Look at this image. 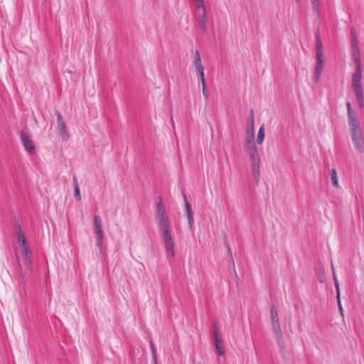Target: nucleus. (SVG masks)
I'll list each match as a JSON object with an SVG mask.
<instances>
[{
    "label": "nucleus",
    "mask_w": 364,
    "mask_h": 364,
    "mask_svg": "<svg viewBox=\"0 0 364 364\" xmlns=\"http://www.w3.org/2000/svg\"><path fill=\"white\" fill-rule=\"evenodd\" d=\"M73 181H74V183H75V188H74L75 197L77 201H80L82 200V198H81V195H80V188H79V186L77 183V179L75 177H74Z\"/></svg>",
    "instance_id": "nucleus-19"
},
{
    "label": "nucleus",
    "mask_w": 364,
    "mask_h": 364,
    "mask_svg": "<svg viewBox=\"0 0 364 364\" xmlns=\"http://www.w3.org/2000/svg\"><path fill=\"white\" fill-rule=\"evenodd\" d=\"M197 74L198 76L199 82L201 84V85L203 86L204 85H206L204 71L202 73H197Z\"/></svg>",
    "instance_id": "nucleus-22"
},
{
    "label": "nucleus",
    "mask_w": 364,
    "mask_h": 364,
    "mask_svg": "<svg viewBox=\"0 0 364 364\" xmlns=\"http://www.w3.org/2000/svg\"><path fill=\"white\" fill-rule=\"evenodd\" d=\"M348 124L350 136L355 149L360 154L364 153V136L363 129L360 125L351 106V103H346Z\"/></svg>",
    "instance_id": "nucleus-3"
},
{
    "label": "nucleus",
    "mask_w": 364,
    "mask_h": 364,
    "mask_svg": "<svg viewBox=\"0 0 364 364\" xmlns=\"http://www.w3.org/2000/svg\"><path fill=\"white\" fill-rule=\"evenodd\" d=\"M96 238V246L101 250L103 245L104 234L95 235Z\"/></svg>",
    "instance_id": "nucleus-20"
},
{
    "label": "nucleus",
    "mask_w": 364,
    "mask_h": 364,
    "mask_svg": "<svg viewBox=\"0 0 364 364\" xmlns=\"http://www.w3.org/2000/svg\"><path fill=\"white\" fill-rule=\"evenodd\" d=\"M195 18L202 31L205 32L208 26V17L203 0H192Z\"/></svg>",
    "instance_id": "nucleus-6"
},
{
    "label": "nucleus",
    "mask_w": 364,
    "mask_h": 364,
    "mask_svg": "<svg viewBox=\"0 0 364 364\" xmlns=\"http://www.w3.org/2000/svg\"><path fill=\"white\" fill-rule=\"evenodd\" d=\"M95 235L103 234L102 220L99 215H95L94 219Z\"/></svg>",
    "instance_id": "nucleus-15"
},
{
    "label": "nucleus",
    "mask_w": 364,
    "mask_h": 364,
    "mask_svg": "<svg viewBox=\"0 0 364 364\" xmlns=\"http://www.w3.org/2000/svg\"><path fill=\"white\" fill-rule=\"evenodd\" d=\"M333 279H334L335 285H336V288L337 298L339 299L340 289H339L338 282V280H337V278H336L335 274H333Z\"/></svg>",
    "instance_id": "nucleus-24"
},
{
    "label": "nucleus",
    "mask_w": 364,
    "mask_h": 364,
    "mask_svg": "<svg viewBox=\"0 0 364 364\" xmlns=\"http://www.w3.org/2000/svg\"><path fill=\"white\" fill-rule=\"evenodd\" d=\"M21 251L22 255H23L25 258V261L26 263V265L28 268L31 267L32 260H31V252L28 247L27 245H21L20 246Z\"/></svg>",
    "instance_id": "nucleus-13"
},
{
    "label": "nucleus",
    "mask_w": 364,
    "mask_h": 364,
    "mask_svg": "<svg viewBox=\"0 0 364 364\" xmlns=\"http://www.w3.org/2000/svg\"><path fill=\"white\" fill-rule=\"evenodd\" d=\"M214 343L215 347L218 355H223L225 353L223 347L222 346V338L219 334V332L217 329L214 331Z\"/></svg>",
    "instance_id": "nucleus-12"
},
{
    "label": "nucleus",
    "mask_w": 364,
    "mask_h": 364,
    "mask_svg": "<svg viewBox=\"0 0 364 364\" xmlns=\"http://www.w3.org/2000/svg\"><path fill=\"white\" fill-rule=\"evenodd\" d=\"M16 231L17 235V240L20 246L26 245V238L24 237L23 232L21 230V228L19 224L16 225Z\"/></svg>",
    "instance_id": "nucleus-16"
},
{
    "label": "nucleus",
    "mask_w": 364,
    "mask_h": 364,
    "mask_svg": "<svg viewBox=\"0 0 364 364\" xmlns=\"http://www.w3.org/2000/svg\"><path fill=\"white\" fill-rule=\"evenodd\" d=\"M245 152L247 156L252 175L258 178L260 173V156L257 144L243 145Z\"/></svg>",
    "instance_id": "nucleus-4"
},
{
    "label": "nucleus",
    "mask_w": 364,
    "mask_h": 364,
    "mask_svg": "<svg viewBox=\"0 0 364 364\" xmlns=\"http://www.w3.org/2000/svg\"><path fill=\"white\" fill-rule=\"evenodd\" d=\"M270 313H271V321H272V329L278 336H281L282 331H281L280 325H279V322L277 311L274 306H272L271 307Z\"/></svg>",
    "instance_id": "nucleus-9"
},
{
    "label": "nucleus",
    "mask_w": 364,
    "mask_h": 364,
    "mask_svg": "<svg viewBox=\"0 0 364 364\" xmlns=\"http://www.w3.org/2000/svg\"><path fill=\"white\" fill-rule=\"evenodd\" d=\"M256 144L255 141L254 117L253 112H250V120L247 126L243 145Z\"/></svg>",
    "instance_id": "nucleus-7"
},
{
    "label": "nucleus",
    "mask_w": 364,
    "mask_h": 364,
    "mask_svg": "<svg viewBox=\"0 0 364 364\" xmlns=\"http://www.w3.org/2000/svg\"><path fill=\"white\" fill-rule=\"evenodd\" d=\"M202 92H203V95L204 97L205 98V100H208V92L206 85H204L203 86H202Z\"/></svg>",
    "instance_id": "nucleus-25"
},
{
    "label": "nucleus",
    "mask_w": 364,
    "mask_h": 364,
    "mask_svg": "<svg viewBox=\"0 0 364 364\" xmlns=\"http://www.w3.org/2000/svg\"><path fill=\"white\" fill-rule=\"evenodd\" d=\"M264 136H265V129H264V124H262L259 127V131H258L257 138V144H261L264 139Z\"/></svg>",
    "instance_id": "nucleus-17"
},
{
    "label": "nucleus",
    "mask_w": 364,
    "mask_h": 364,
    "mask_svg": "<svg viewBox=\"0 0 364 364\" xmlns=\"http://www.w3.org/2000/svg\"><path fill=\"white\" fill-rule=\"evenodd\" d=\"M21 139L23 142L25 149L31 154L33 155L36 153V148L33 141L31 139L28 134L22 132L21 134Z\"/></svg>",
    "instance_id": "nucleus-10"
},
{
    "label": "nucleus",
    "mask_w": 364,
    "mask_h": 364,
    "mask_svg": "<svg viewBox=\"0 0 364 364\" xmlns=\"http://www.w3.org/2000/svg\"><path fill=\"white\" fill-rule=\"evenodd\" d=\"M311 4L316 14L319 15L321 6L320 0H311Z\"/></svg>",
    "instance_id": "nucleus-21"
},
{
    "label": "nucleus",
    "mask_w": 364,
    "mask_h": 364,
    "mask_svg": "<svg viewBox=\"0 0 364 364\" xmlns=\"http://www.w3.org/2000/svg\"><path fill=\"white\" fill-rule=\"evenodd\" d=\"M184 202H185V209L186 212L188 223L190 229H192L193 225L194 223V215L193 212L191 210V205L188 202L187 198L185 195H183Z\"/></svg>",
    "instance_id": "nucleus-11"
},
{
    "label": "nucleus",
    "mask_w": 364,
    "mask_h": 364,
    "mask_svg": "<svg viewBox=\"0 0 364 364\" xmlns=\"http://www.w3.org/2000/svg\"><path fill=\"white\" fill-rule=\"evenodd\" d=\"M351 53L353 62L355 66V71L352 75V89L355 95L356 101L360 109L364 107V95L362 85V68L360 62V49L358 46V40L356 36L355 30L351 28Z\"/></svg>",
    "instance_id": "nucleus-1"
},
{
    "label": "nucleus",
    "mask_w": 364,
    "mask_h": 364,
    "mask_svg": "<svg viewBox=\"0 0 364 364\" xmlns=\"http://www.w3.org/2000/svg\"><path fill=\"white\" fill-rule=\"evenodd\" d=\"M151 353H152V355H153L154 364H156V351L154 344L151 342Z\"/></svg>",
    "instance_id": "nucleus-23"
},
{
    "label": "nucleus",
    "mask_w": 364,
    "mask_h": 364,
    "mask_svg": "<svg viewBox=\"0 0 364 364\" xmlns=\"http://www.w3.org/2000/svg\"><path fill=\"white\" fill-rule=\"evenodd\" d=\"M156 212L158 226L161 232V237L165 249L169 257L175 256L174 242L171 235V230L168 215L161 198L156 200Z\"/></svg>",
    "instance_id": "nucleus-2"
},
{
    "label": "nucleus",
    "mask_w": 364,
    "mask_h": 364,
    "mask_svg": "<svg viewBox=\"0 0 364 364\" xmlns=\"http://www.w3.org/2000/svg\"><path fill=\"white\" fill-rule=\"evenodd\" d=\"M193 64L197 73H202L204 71V67L202 64L201 58L198 50H196V54L193 57Z\"/></svg>",
    "instance_id": "nucleus-14"
},
{
    "label": "nucleus",
    "mask_w": 364,
    "mask_h": 364,
    "mask_svg": "<svg viewBox=\"0 0 364 364\" xmlns=\"http://www.w3.org/2000/svg\"><path fill=\"white\" fill-rule=\"evenodd\" d=\"M330 178L332 182V184L334 187L337 188L339 186L337 172L335 168H332L330 173Z\"/></svg>",
    "instance_id": "nucleus-18"
},
{
    "label": "nucleus",
    "mask_w": 364,
    "mask_h": 364,
    "mask_svg": "<svg viewBox=\"0 0 364 364\" xmlns=\"http://www.w3.org/2000/svg\"><path fill=\"white\" fill-rule=\"evenodd\" d=\"M316 63L314 70L313 79L315 83H318L323 72L325 62L323 53V44L318 32H317L316 38Z\"/></svg>",
    "instance_id": "nucleus-5"
},
{
    "label": "nucleus",
    "mask_w": 364,
    "mask_h": 364,
    "mask_svg": "<svg viewBox=\"0 0 364 364\" xmlns=\"http://www.w3.org/2000/svg\"><path fill=\"white\" fill-rule=\"evenodd\" d=\"M338 307H339V310L341 311V314L343 315V308H342V306H341V300H340V298L338 299Z\"/></svg>",
    "instance_id": "nucleus-26"
},
{
    "label": "nucleus",
    "mask_w": 364,
    "mask_h": 364,
    "mask_svg": "<svg viewBox=\"0 0 364 364\" xmlns=\"http://www.w3.org/2000/svg\"><path fill=\"white\" fill-rule=\"evenodd\" d=\"M57 114V131L62 138L63 140H68L69 138V133L67 130V127L63 121L62 114L59 112H56Z\"/></svg>",
    "instance_id": "nucleus-8"
},
{
    "label": "nucleus",
    "mask_w": 364,
    "mask_h": 364,
    "mask_svg": "<svg viewBox=\"0 0 364 364\" xmlns=\"http://www.w3.org/2000/svg\"><path fill=\"white\" fill-rule=\"evenodd\" d=\"M296 1L299 3L301 1V0H296Z\"/></svg>",
    "instance_id": "nucleus-27"
}]
</instances>
